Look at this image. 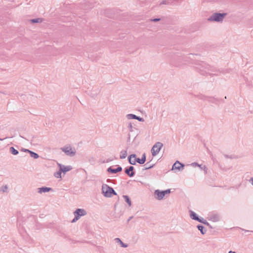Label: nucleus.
I'll list each match as a JSON object with an SVG mask.
<instances>
[{"mask_svg": "<svg viewBox=\"0 0 253 253\" xmlns=\"http://www.w3.org/2000/svg\"><path fill=\"white\" fill-rule=\"evenodd\" d=\"M102 192L105 196L110 197L112 196V195L113 194L114 195H116V192L114 191L113 189L111 187H110L107 185H104L102 186Z\"/></svg>", "mask_w": 253, "mask_h": 253, "instance_id": "f257e3e1", "label": "nucleus"}, {"mask_svg": "<svg viewBox=\"0 0 253 253\" xmlns=\"http://www.w3.org/2000/svg\"><path fill=\"white\" fill-rule=\"evenodd\" d=\"M163 146V144L161 142H158L156 143L152 147L151 149L152 156L154 157L156 156L159 153Z\"/></svg>", "mask_w": 253, "mask_h": 253, "instance_id": "f03ea898", "label": "nucleus"}, {"mask_svg": "<svg viewBox=\"0 0 253 253\" xmlns=\"http://www.w3.org/2000/svg\"><path fill=\"white\" fill-rule=\"evenodd\" d=\"M170 193V190H167L165 191H160L159 190H156L155 192V194L156 195V197L158 200L162 199L164 197L166 194H169Z\"/></svg>", "mask_w": 253, "mask_h": 253, "instance_id": "7ed1b4c3", "label": "nucleus"}, {"mask_svg": "<svg viewBox=\"0 0 253 253\" xmlns=\"http://www.w3.org/2000/svg\"><path fill=\"white\" fill-rule=\"evenodd\" d=\"M74 214L75 215V217L72 220V222L77 221L80 216L85 215L86 214V212L83 209H79L75 211Z\"/></svg>", "mask_w": 253, "mask_h": 253, "instance_id": "20e7f679", "label": "nucleus"}, {"mask_svg": "<svg viewBox=\"0 0 253 253\" xmlns=\"http://www.w3.org/2000/svg\"><path fill=\"white\" fill-rule=\"evenodd\" d=\"M226 14L215 13L209 20L211 21H220L222 20Z\"/></svg>", "mask_w": 253, "mask_h": 253, "instance_id": "39448f33", "label": "nucleus"}, {"mask_svg": "<svg viewBox=\"0 0 253 253\" xmlns=\"http://www.w3.org/2000/svg\"><path fill=\"white\" fill-rule=\"evenodd\" d=\"M62 150L68 155H74L75 152L70 146L62 148Z\"/></svg>", "mask_w": 253, "mask_h": 253, "instance_id": "423d86ee", "label": "nucleus"}, {"mask_svg": "<svg viewBox=\"0 0 253 253\" xmlns=\"http://www.w3.org/2000/svg\"><path fill=\"white\" fill-rule=\"evenodd\" d=\"M59 167L60 168V171H62L63 172H66L68 171H70L72 169V168L71 166H62L61 164H59Z\"/></svg>", "mask_w": 253, "mask_h": 253, "instance_id": "0eeeda50", "label": "nucleus"}, {"mask_svg": "<svg viewBox=\"0 0 253 253\" xmlns=\"http://www.w3.org/2000/svg\"><path fill=\"white\" fill-rule=\"evenodd\" d=\"M184 166L179 162H176L172 166V170H180L183 168Z\"/></svg>", "mask_w": 253, "mask_h": 253, "instance_id": "6e6552de", "label": "nucleus"}, {"mask_svg": "<svg viewBox=\"0 0 253 253\" xmlns=\"http://www.w3.org/2000/svg\"><path fill=\"white\" fill-rule=\"evenodd\" d=\"M133 167L132 166L130 167L128 169L126 170V173L128 174L129 176H132L134 175L133 172Z\"/></svg>", "mask_w": 253, "mask_h": 253, "instance_id": "1a4fd4ad", "label": "nucleus"}, {"mask_svg": "<svg viewBox=\"0 0 253 253\" xmlns=\"http://www.w3.org/2000/svg\"><path fill=\"white\" fill-rule=\"evenodd\" d=\"M129 162L131 165L135 164L136 162V158L135 155H132L129 157Z\"/></svg>", "mask_w": 253, "mask_h": 253, "instance_id": "9d476101", "label": "nucleus"}, {"mask_svg": "<svg viewBox=\"0 0 253 253\" xmlns=\"http://www.w3.org/2000/svg\"><path fill=\"white\" fill-rule=\"evenodd\" d=\"M122 170V168L120 167H118L117 169H113L111 168H109L108 169V171L109 172H111L112 173H116L117 172H119V171H121Z\"/></svg>", "mask_w": 253, "mask_h": 253, "instance_id": "9b49d317", "label": "nucleus"}, {"mask_svg": "<svg viewBox=\"0 0 253 253\" xmlns=\"http://www.w3.org/2000/svg\"><path fill=\"white\" fill-rule=\"evenodd\" d=\"M146 160L145 155L144 154L142 156V157L141 159H136V162L140 164H143L145 163Z\"/></svg>", "mask_w": 253, "mask_h": 253, "instance_id": "f8f14e48", "label": "nucleus"}, {"mask_svg": "<svg viewBox=\"0 0 253 253\" xmlns=\"http://www.w3.org/2000/svg\"><path fill=\"white\" fill-rule=\"evenodd\" d=\"M39 192L40 193L46 192L49 191L51 190V188H47V187H42V188H39Z\"/></svg>", "mask_w": 253, "mask_h": 253, "instance_id": "ddd939ff", "label": "nucleus"}, {"mask_svg": "<svg viewBox=\"0 0 253 253\" xmlns=\"http://www.w3.org/2000/svg\"><path fill=\"white\" fill-rule=\"evenodd\" d=\"M190 217L194 220H199V218L197 216V214L193 211L190 212Z\"/></svg>", "mask_w": 253, "mask_h": 253, "instance_id": "4468645a", "label": "nucleus"}, {"mask_svg": "<svg viewBox=\"0 0 253 253\" xmlns=\"http://www.w3.org/2000/svg\"><path fill=\"white\" fill-rule=\"evenodd\" d=\"M25 151H28V152H29L31 154V156L32 157L34 158L35 159L38 158L39 155L37 153L33 152H32V151H31L30 150H26Z\"/></svg>", "mask_w": 253, "mask_h": 253, "instance_id": "2eb2a0df", "label": "nucleus"}, {"mask_svg": "<svg viewBox=\"0 0 253 253\" xmlns=\"http://www.w3.org/2000/svg\"><path fill=\"white\" fill-rule=\"evenodd\" d=\"M124 198L126 200V202L128 204L129 206H131V201L127 196L125 195L124 196Z\"/></svg>", "mask_w": 253, "mask_h": 253, "instance_id": "dca6fc26", "label": "nucleus"}, {"mask_svg": "<svg viewBox=\"0 0 253 253\" xmlns=\"http://www.w3.org/2000/svg\"><path fill=\"white\" fill-rule=\"evenodd\" d=\"M128 116L129 117V118L137 119V120H138L139 121H141L142 120L141 118H139V117L136 116L134 115L130 114V115H129Z\"/></svg>", "mask_w": 253, "mask_h": 253, "instance_id": "f3484780", "label": "nucleus"}, {"mask_svg": "<svg viewBox=\"0 0 253 253\" xmlns=\"http://www.w3.org/2000/svg\"><path fill=\"white\" fill-rule=\"evenodd\" d=\"M10 152L13 154V155H17L18 153V151L15 149L13 147H11L10 148Z\"/></svg>", "mask_w": 253, "mask_h": 253, "instance_id": "a211bd4d", "label": "nucleus"}, {"mask_svg": "<svg viewBox=\"0 0 253 253\" xmlns=\"http://www.w3.org/2000/svg\"><path fill=\"white\" fill-rule=\"evenodd\" d=\"M61 172H62V171L60 170L59 171L55 173L54 174L55 176L57 178H61Z\"/></svg>", "mask_w": 253, "mask_h": 253, "instance_id": "6ab92c4d", "label": "nucleus"}, {"mask_svg": "<svg viewBox=\"0 0 253 253\" xmlns=\"http://www.w3.org/2000/svg\"><path fill=\"white\" fill-rule=\"evenodd\" d=\"M31 21L33 23H39V22H41L42 21V19L38 18V19H32L31 20Z\"/></svg>", "mask_w": 253, "mask_h": 253, "instance_id": "aec40b11", "label": "nucleus"}, {"mask_svg": "<svg viewBox=\"0 0 253 253\" xmlns=\"http://www.w3.org/2000/svg\"><path fill=\"white\" fill-rule=\"evenodd\" d=\"M198 228L199 229V230H200V231L201 232V233L204 234V232L203 231V229H204V227L203 226H198Z\"/></svg>", "mask_w": 253, "mask_h": 253, "instance_id": "412c9836", "label": "nucleus"}, {"mask_svg": "<svg viewBox=\"0 0 253 253\" xmlns=\"http://www.w3.org/2000/svg\"><path fill=\"white\" fill-rule=\"evenodd\" d=\"M126 156V152H124L122 155L120 156V158L121 159L125 158Z\"/></svg>", "mask_w": 253, "mask_h": 253, "instance_id": "4be33fe9", "label": "nucleus"}, {"mask_svg": "<svg viewBox=\"0 0 253 253\" xmlns=\"http://www.w3.org/2000/svg\"><path fill=\"white\" fill-rule=\"evenodd\" d=\"M116 240H117V241H118L121 243V244L122 245V247H126V246H125V245H124L123 243L121 241V240L120 239H119V238H117V239H116Z\"/></svg>", "mask_w": 253, "mask_h": 253, "instance_id": "5701e85b", "label": "nucleus"}, {"mask_svg": "<svg viewBox=\"0 0 253 253\" xmlns=\"http://www.w3.org/2000/svg\"><path fill=\"white\" fill-rule=\"evenodd\" d=\"M197 220L199 221V222L203 223L204 224H205L206 223V221L205 220H204L203 219H201L199 218V220Z\"/></svg>", "mask_w": 253, "mask_h": 253, "instance_id": "b1692460", "label": "nucleus"}, {"mask_svg": "<svg viewBox=\"0 0 253 253\" xmlns=\"http://www.w3.org/2000/svg\"><path fill=\"white\" fill-rule=\"evenodd\" d=\"M251 183L253 185V177L251 178L250 180Z\"/></svg>", "mask_w": 253, "mask_h": 253, "instance_id": "393cba45", "label": "nucleus"}, {"mask_svg": "<svg viewBox=\"0 0 253 253\" xmlns=\"http://www.w3.org/2000/svg\"><path fill=\"white\" fill-rule=\"evenodd\" d=\"M193 166H199V167H200V165H198L197 164H195V163L193 164Z\"/></svg>", "mask_w": 253, "mask_h": 253, "instance_id": "a878e982", "label": "nucleus"}, {"mask_svg": "<svg viewBox=\"0 0 253 253\" xmlns=\"http://www.w3.org/2000/svg\"><path fill=\"white\" fill-rule=\"evenodd\" d=\"M228 253H235L234 252L230 251Z\"/></svg>", "mask_w": 253, "mask_h": 253, "instance_id": "bb28decb", "label": "nucleus"}, {"mask_svg": "<svg viewBox=\"0 0 253 253\" xmlns=\"http://www.w3.org/2000/svg\"><path fill=\"white\" fill-rule=\"evenodd\" d=\"M204 169L207 170V168L206 166H204Z\"/></svg>", "mask_w": 253, "mask_h": 253, "instance_id": "cd10ccee", "label": "nucleus"}]
</instances>
